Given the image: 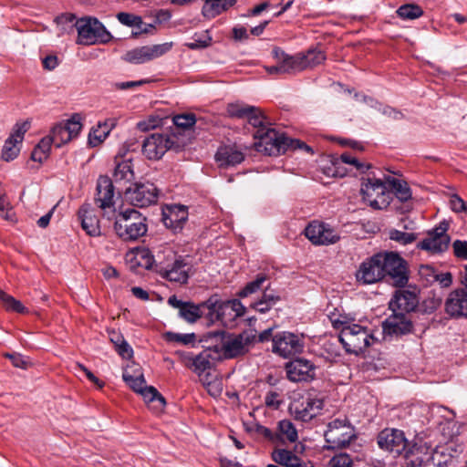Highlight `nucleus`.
<instances>
[{"label":"nucleus","instance_id":"1","mask_svg":"<svg viewBox=\"0 0 467 467\" xmlns=\"http://www.w3.org/2000/svg\"><path fill=\"white\" fill-rule=\"evenodd\" d=\"M254 138L255 140L254 149L258 152L269 156H278L295 150H303L308 153H313L312 148L305 142L287 137L274 128L257 130Z\"/></svg>","mask_w":467,"mask_h":467},{"label":"nucleus","instance_id":"2","mask_svg":"<svg viewBox=\"0 0 467 467\" xmlns=\"http://www.w3.org/2000/svg\"><path fill=\"white\" fill-rule=\"evenodd\" d=\"M185 145H187V140L175 132L154 133L144 140L142 153L149 160H159L168 150H180Z\"/></svg>","mask_w":467,"mask_h":467},{"label":"nucleus","instance_id":"3","mask_svg":"<svg viewBox=\"0 0 467 467\" xmlns=\"http://www.w3.org/2000/svg\"><path fill=\"white\" fill-rule=\"evenodd\" d=\"M114 230L125 241L137 240L148 231L146 217L134 209L126 210L116 217Z\"/></svg>","mask_w":467,"mask_h":467},{"label":"nucleus","instance_id":"4","mask_svg":"<svg viewBox=\"0 0 467 467\" xmlns=\"http://www.w3.org/2000/svg\"><path fill=\"white\" fill-rule=\"evenodd\" d=\"M339 340L348 353L358 355L374 340L368 329L358 324H345L339 334Z\"/></svg>","mask_w":467,"mask_h":467},{"label":"nucleus","instance_id":"5","mask_svg":"<svg viewBox=\"0 0 467 467\" xmlns=\"http://www.w3.org/2000/svg\"><path fill=\"white\" fill-rule=\"evenodd\" d=\"M165 263L158 268V273L169 280L178 284H186L189 278V266L181 256H177L170 247L163 248Z\"/></svg>","mask_w":467,"mask_h":467},{"label":"nucleus","instance_id":"6","mask_svg":"<svg viewBox=\"0 0 467 467\" xmlns=\"http://www.w3.org/2000/svg\"><path fill=\"white\" fill-rule=\"evenodd\" d=\"M78 31V43L81 45H93L98 42L107 43L111 39L110 33L96 18L85 17L76 21Z\"/></svg>","mask_w":467,"mask_h":467},{"label":"nucleus","instance_id":"7","mask_svg":"<svg viewBox=\"0 0 467 467\" xmlns=\"http://www.w3.org/2000/svg\"><path fill=\"white\" fill-rule=\"evenodd\" d=\"M168 304L178 310L179 317L188 323H195L203 315V310L214 309L217 304V296H212L207 300L194 304L191 301H182L176 296H171L168 299Z\"/></svg>","mask_w":467,"mask_h":467},{"label":"nucleus","instance_id":"8","mask_svg":"<svg viewBox=\"0 0 467 467\" xmlns=\"http://www.w3.org/2000/svg\"><path fill=\"white\" fill-rule=\"evenodd\" d=\"M383 278L389 276L395 286L403 287L409 281L406 261L394 252L381 253Z\"/></svg>","mask_w":467,"mask_h":467},{"label":"nucleus","instance_id":"9","mask_svg":"<svg viewBox=\"0 0 467 467\" xmlns=\"http://www.w3.org/2000/svg\"><path fill=\"white\" fill-rule=\"evenodd\" d=\"M324 436L328 448L340 449L348 446L356 433L351 423L345 418L330 421Z\"/></svg>","mask_w":467,"mask_h":467},{"label":"nucleus","instance_id":"10","mask_svg":"<svg viewBox=\"0 0 467 467\" xmlns=\"http://www.w3.org/2000/svg\"><path fill=\"white\" fill-rule=\"evenodd\" d=\"M360 192L363 201L375 210H382L389 204V192L387 191L386 181L368 178L361 184Z\"/></svg>","mask_w":467,"mask_h":467},{"label":"nucleus","instance_id":"11","mask_svg":"<svg viewBox=\"0 0 467 467\" xmlns=\"http://www.w3.org/2000/svg\"><path fill=\"white\" fill-rule=\"evenodd\" d=\"M245 313L244 306L238 299L221 301L217 296V304L214 309H209L208 316L211 319L219 320L225 327L234 328L236 320Z\"/></svg>","mask_w":467,"mask_h":467},{"label":"nucleus","instance_id":"12","mask_svg":"<svg viewBox=\"0 0 467 467\" xmlns=\"http://www.w3.org/2000/svg\"><path fill=\"white\" fill-rule=\"evenodd\" d=\"M272 343V351L285 358L302 353L305 348L304 336L288 331L275 334Z\"/></svg>","mask_w":467,"mask_h":467},{"label":"nucleus","instance_id":"13","mask_svg":"<svg viewBox=\"0 0 467 467\" xmlns=\"http://www.w3.org/2000/svg\"><path fill=\"white\" fill-rule=\"evenodd\" d=\"M171 47V42L138 47L127 51L123 56V59L130 64H144L162 57L168 53Z\"/></svg>","mask_w":467,"mask_h":467},{"label":"nucleus","instance_id":"14","mask_svg":"<svg viewBox=\"0 0 467 467\" xmlns=\"http://www.w3.org/2000/svg\"><path fill=\"white\" fill-rule=\"evenodd\" d=\"M159 191L150 182H137L125 190L126 199L134 206L148 207L157 202Z\"/></svg>","mask_w":467,"mask_h":467},{"label":"nucleus","instance_id":"15","mask_svg":"<svg viewBox=\"0 0 467 467\" xmlns=\"http://www.w3.org/2000/svg\"><path fill=\"white\" fill-rule=\"evenodd\" d=\"M81 129V117L78 114H74L66 121L55 125L51 130L50 135L47 137L51 139L52 143L56 147H61L75 139L79 134Z\"/></svg>","mask_w":467,"mask_h":467},{"label":"nucleus","instance_id":"16","mask_svg":"<svg viewBox=\"0 0 467 467\" xmlns=\"http://www.w3.org/2000/svg\"><path fill=\"white\" fill-rule=\"evenodd\" d=\"M324 401L316 396L308 395L306 398L295 400L289 406V410L296 420L309 421L322 410Z\"/></svg>","mask_w":467,"mask_h":467},{"label":"nucleus","instance_id":"17","mask_svg":"<svg viewBox=\"0 0 467 467\" xmlns=\"http://www.w3.org/2000/svg\"><path fill=\"white\" fill-rule=\"evenodd\" d=\"M304 234L314 245H330L340 239L338 233L333 227L319 221L309 223Z\"/></svg>","mask_w":467,"mask_h":467},{"label":"nucleus","instance_id":"18","mask_svg":"<svg viewBox=\"0 0 467 467\" xmlns=\"http://www.w3.org/2000/svg\"><path fill=\"white\" fill-rule=\"evenodd\" d=\"M449 223L441 222L434 229L428 233V237L423 239L418 247L433 254L442 253L449 247L451 238L447 234Z\"/></svg>","mask_w":467,"mask_h":467},{"label":"nucleus","instance_id":"19","mask_svg":"<svg viewBox=\"0 0 467 467\" xmlns=\"http://www.w3.org/2000/svg\"><path fill=\"white\" fill-rule=\"evenodd\" d=\"M256 340L254 330L244 331L243 333L227 338L223 344V353L227 358H235L246 353L249 346Z\"/></svg>","mask_w":467,"mask_h":467},{"label":"nucleus","instance_id":"20","mask_svg":"<svg viewBox=\"0 0 467 467\" xmlns=\"http://www.w3.org/2000/svg\"><path fill=\"white\" fill-rule=\"evenodd\" d=\"M357 280L363 284H374L383 279L381 253L365 260L356 274Z\"/></svg>","mask_w":467,"mask_h":467},{"label":"nucleus","instance_id":"21","mask_svg":"<svg viewBox=\"0 0 467 467\" xmlns=\"http://www.w3.org/2000/svg\"><path fill=\"white\" fill-rule=\"evenodd\" d=\"M379 446L396 455L405 451L408 441L402 431L396 429H385L378 436Z\"/></svg>","mask_w":467,"mask_h":467},{"label":"nucleus","instance_id":"22","mask_svg":"<svg viewBox=\"0 0 467 467\" xmlns=\"http://www.w3.org/2000/svg\"><path fill=\"white\" fill-rule=\"evenodd\" d=\"M285 371L291 381H307L315 378L316 367L307 359L296 358L286 364Z\"/></svg>","mask_w":467,"mask_h":467},{"label":"nucleus","instance_id":"23","mask_svg":"<svg viewBox=\"0 0 467 467\" xmlns=\"http://www.w3.org/2000/svg\"><path fill=\"white\" fill-rule=\"evenodd\" d=\"M445 312L452 317H467V288L451 291L445 300Z\"/></svg>","mask_w":467,"mask_h":467},{"label":"nucleus","instance_id":"24","mask_svg":"<svg viewBox=\"0 0 467 467\" xmlns=\"http://www.w3.org/2000/svg\"><path fill=\"white\" fill-rule=\"evenodd\" d=\"M419 299L415 292L410 290H397L389 301V309L393 313L401 312L408 314L415 310Z\"/></svg>","mask_w":467,"mask_h":467},{"label":"nucleus","instance_id":"25","mask_svg":"<svg viewBox=\"0 0 467 467\" xmlns=\"http://www.w3.org/2000/svg\"><path fill=\"white\" fill-rule=\"evenodd\" d=\"M29 122L25 121L17 124L14 132L5 140L3 148L2 157L5 161H10L16 159L20 151L18 144L22 142L25 133L29 129Z\"/></svg>","mask_w":467,"mask_h":467},{"label":"nucleus","instance_id":"26","mask_svg":"<svg viewBox=\"0 0 467 467\" xmlns=\"http://www.w3.org/2000/svg\"><path fill=\"white\" fill-rule=\"evenodd\" d=\"M95 202L105 213L114 207V186L107 176H100L98 179Z\"/></svg>","mask_w":467,"mask_h":467},{"label":"nucleus","instance_id":"27","mask_svg":"<svg viewBox=\"0 0 467 467\" xmlns=\"http://www.w3.org/2000/svg\"><path fill=\"white\" fill-rule=\"evenodd\" d=\"M412 329V323L407 314L393 313L383 322V331L387 335L401 336Z\"/></svg>","mask_w":467,"mask_h":467},{"label":"nucleus","instance_id":"28","mask_svg":"<svg viewBox=\"0 0 467 467\" xmlns=\"http://www.w3.org/2000/svg\"><path fill=\"white\" fill-rule=\"evenodd\" d=\"M188 219L187 207L181 204L167 206L162 213V222L167 228L176 232L182 229Z\"/></svg>","mask_w":467,"mask_h":467},{"label":"nucleus","instance_id":"29","mask_svg":"<svg viewBox=\"0 0 467 467\" xmlns=\"http://www.w3.org/2000/svg\"><path fill=\"white\" fill-rule=\"evenodd\" d=\"M432 459V450L426 443H415L407 451L405 460L408 467H420Z\"/></svg>","mask_w":467,"mask_h":467},{"label":"nucleus","instance_id":"30","mask_svg":"<svg viewBox=\"0 0 467 467\" xmlns=\"http://www.w3.org/2000/svg\"><path fill=\"white\" fill-rule=\"evenodd\" d=\"M78 217L81 221L83 230L90 236L101 234L99 220L95 209L89 203H84L78 211Z\"/></svg>","mask_w":467,"mask_h":467},{"label":"nucleus","instance_id":"31","mask_svg":"<svg viewBox=\"0 0 467 467\" xmlns=\"http://www.w3.org/2000/svg\"><path fill=\"white\" fill-rule=\"evenodd\" d=\"M272 55L277 62H282L285 74H295L305 70L300 53L289 56L280 47H276L273 49Z\"/></svg>","mask_w":467,"mask_h":467},{"label":"nucleus","instance_id":"32","mask_svg":"<svg viewBox=\"0 0 467 467\" xmlns=\"http://www.w3.org/2000/svg\"><path fill=\"white\" fill-rule=\"evenodd\" d=\"M134 260L138 266L145 269L154 268L158 272V268L161 267V264L165 263L163 249L158 250L155 254L148 249L140 250L135 254Z\"/></svg>","mask_w":467,"mask_h":467},{"label":"nucleus","instance_id":"33","mask_svg":"<svg viewBox=\"0 0 467 467\" xmlns=\"http://www.w3.org/2000/svg\"><path fill=\"white\" fill-rule=\"evenodd\" d=\"M215 160L220 166H234L244 160V154L235 146H223L218 149Z\"/></svg>","mask_w":467,"mask_h":467},{"label":"nucleus","instance_id":"34","mask_svg":"<svg viewBox=\"0 0 467 467\" xmlns=\"http://www.w3.org/2000/svg\"><path fill=\"white\" fill-rule=\"evenodd\" d=\"M115 164L113 179L116 182H130L134 179L130 159H122V157L116 156Z\"/></svg>","mask_w":467,"mask_h":467},{"label":"nucleus","instance_id":"35","mask_svg":"<svg viewBox=\"0 0 467 467\" xmlns=\"http://www.w3.org/2000/svg\"><path fill=\"white\" fill-rule=\"evenodd\" d=\"M202 15L207 18H213L222 12L233 6L237 0H203Z\"/></svg>","mask_w":467,"mask_h":467},{"label":"nucleus","instance_id":"36","mask_svg":"<svg viewBox=\"0 0 467 467\" xmlns=\"http://www.w3.org/2000/svg\"><path fill=\"white\" fill-rule=\"evenodd\" d=\"M277 441L296 442L298 439L297 430L289 420H282L277 423Z\"/></svg>","mask_w":467,"mask_h":467},{"label":"nucleus","instance_id":"37","mask_svg":"<svg viewBox=\"0 0 467 467\" xmlns=\"http://www.w3.org/2000/svg\"><path fill=\"white\" fill-rule=\"evenodd\" d=\"M114 120L105 121L104 123H99L97 128L92 129L88 135V142L92 147H96L103 142L108 135L109 134L111 129L114 127Z\"/></svg>","mask_w":467,"mask_h":467},{"label":"nucleus","instance_id":"38","mask_svg":"<svg viewBox=\"0 0 467 467\" xmlns=\"http://www.w3.org/2000/svg\"><path fill=\"white\" fill-rule=\"evenodd\" d=\"M386 184H388L390 187L395 196L400 201L407 202L411 198V192L406 182L393 177H387Z\"/></svg>","mask_w":467,"mask_h":467},{"label":"nucleus","instance_id":"39","mask_svg":"<svg viewBox=\"0 0 467 467\" xmlns=\"http://www.w3.org/2000/svg\"><path fill=\"white\" fill-rule=\"evenodd\" d=\"M273 460L283 466L295 467L299 465L300 458L285 449H275L272 452Z\"/></svg>","mask_w":467,"mask_h":467},{"label":"nucleus","instance_id":"40","mask_svg":"<svg viewBox=\"0 0 467 467\" xmlns=\"http://www.w3.org/2000/svg\"><path fill=\"white\" fill-rule=\"evenodd\" d=\"M303 58L304 68H313L322 64L327 57L325 53L318 48H309L306 53H300Z\"/></svg>","mask_w":467,"mask_h":467},{"label":"nucleus","instance_id":"41","mask_svg":"<svg viewBox=\"0 0 467 467\" xmlns=\"http://www.w3.org/2000/svg\"><path fill=\"white\" fill-rule=\"evenodd\" d=\"M172 121L176 127V131L174 132L184 137L188 143L189 138L182 134L180 130L183 131L190 130L196 122L195 115L192 113L179 114L173 117Z\"/></svg>","mask_w":467,"mask_h":467},{"label":"nucleus","instance_id":"42","mask_svg":"<svg viewBox=\"0 0 467 467\" xmlns=\"http://www.w3.org/2000/svg\"><path fill=\"white\" fill-rule=\"evenodd\" d=\"M213 358L209 350H203L192 358L193 371L198 375L209 370L213 366Z\"/></svg>","mask_w":467,"mask_h":467},{"label":"nucleus","instance_id":"43","mask_svg":"<svg viewBox=\"0 0 467 467\" xmlns=\"http://www.w3.org/2000/svg\"><path fill=\"white\" fill-rule=\"evenodd\" d=\"M285 401L283 390L280 389H270L266 391L264 402L265 405L270 410H278Z\"/></svg>","mask_w":467,"mask_h":467},{"label":"nucleus","instance_id":"44","mask_svg":"<svg viewBox=\"0 0 467 467\" xmlns=\"http://www.w3.org/2000/svg\"><path fill=\"white\" fill-rule=\"evenodd\" d=\"M116 16L119 22L122 25L136 28L137 31L135 34L145 31V29L142 28L143 21L140 16L134 15L132 13L119 12Z\"/></svg>","mask_w":467,"mask_h":467},{"label":"nucleus","instance_id":"45","mask_svg":"<svg viewBox=\"0 0 467 467\" xmlns=\"http://www.w3.org/2000/svg\"><path fill=\"white\" fill-rule=\"evenodd\" d=\"M0 302L7 311H13L20 314L28 313V309L23 304L12 296L0 289Z\"/></svg>","mask_w":467,"mask_h":467},{"label":"nucleus","instance_id":"46","mask_svg":"<svg viewBox=\"0 0 467 467\" xmlns=\"http://www.w3.org/2000/svg\"><path fill=\"white\" fill-rule=\"evenodd\" d=\"M51 144V139L47 136L43 138L32 151V160L38 162L47 160L50 152Z\"/></svg>","mask_w":467,"mask_h":467},{"label":"nucleus","instance_id":"47","mask_svg":"<svg viewBox=\"0 0 467 467\" xmlns=\"http://www.w3.org/2000/svg\"><path fill=\"white\" fill-rule=\"evenodd\" d=\"M397 15L404 20H413L420 17L423 15V10L418 5L406 4L398 8Z\"/></svg>","mask_w":467,"mask_h":467},{"label":"nucleus","instance_id":"48","mask_svg":"<svg viewBox=\"0 0 467 467\" xmlns=\"http://www.w3.org/2000/svg\"><path fill=\"white\" fill-rule=\"evenodd\" d=\"M254 110V106L241 103H231L226 108V112L228 116L237 119H245L249 113Z\"/></svg>","mask_w":467,"mask_h":467},{"label":"nucleus","instance_id":"49","mask_svg":"<svg viewBox=\"0 0 467 467\" xmlns=\"http://www.w3.org/2000/svg\"><path fill=\"white\" fill-rule=\"evenodd\" d=\"M123 380L135 391L140 393L142 389H144L146 386V381L141 373L138 375H131L126 369L123 372Z\"/></svg>","mask_w":467,"mask_h":467},{"label":"nucleus","instance_id":"50","mask_svg":"<svg viewBox=\"0 0 467 467\" xmlns=\"http://www.w3.org/2000/svg\"><path fill=\"white\" fill-rule=\"evenodd\" d=\"M265 281L266 276L265 275H257L254 281L247 283L245 286L239 291L238 296L240 297H246L252 294L258 292L262 288Z\"/></svg>","mask_w":467,"mask_h":467},{"label":"nucleus","instance_id":"51","mask_svg":"<svg viewBox=\"0 0 467 467\" xmlns=\"http://www.w3.org/2000/svg\"><path fill=\"white\" fill-rule=\"evenodd\" d=\"M341 161L350 166V170H356L360 173H364L366 171L371 168L369 163L361 162L356 157L349 153L341 154Z\"/></svg>","mask_w":467,"mask_h":467},{"label":"nucleus","instance_id":"52","mask_svg":"<svg viewBox=\"0 0 467 467\" xmlns=\"http://www.w3.org/2000/svg\"><path fill=\"white\" fill-rule=\"evenodd\" d=\"M245 119H247L249 124H251L254 128H257V130L268 128L265 125L266 118L264 112L261 110V109L257 107H255V110L249 113Z\"/></svg>","mask_w":467,"mask_h":467},{"label":"nucleus","instance_id":"53","mask_svg":"<svg viewBox=\"0 0 467 467\" xmlns=\"http://www.w3.org/2000/svg\"><path fill=\"white\" fill-rule=\"evenodd\" d=\"M389 237L391 240L396 241L401 244H411L417 238L416 234L413 233H405L399 230L390 231Z\"/></svg>","mask_w":467,"mask_h":467},{"label":"nucleus","instance_id":"54","mask_svg":"<svg viewBox=\"0 0 467 467\" xmlns=\"http://www.w3.org/2000/svg\"><path fill=\"white\" fill-rule=\"evenodd\" d=\"M204 387L208 393L214 398L219 397L223 392V381L219 378H213L211 381L204 379Z\"/></svg>","mask_w":467,"mask_h":467},{"label":"nucleus","instance_id":"55","mask_svg":"<svg viewBox=\"0 0 467 467\" xmlns=\"http://www.w3.org/2000/svg\"><path fill=\"white\" fill-rule=\"evenodd\" d=\"M5 357L9 358L12 362V365L16 368H23V369H26L28 368L29 367L32 366V363L30 361V359L27 358V357H25L21 354H18V353H14V354H9V353H6L5 354Z\"/></svg>","mask_w":467,"mask_h":467},{"label":"nucleus","instance_id":"56","mask_svg":"<svg viewBox=\"0 0 467 467\" xmlns=\"http://www.w3.org/2000/svg\"><path fill=\"white\" fill-rule=\"evenodd\" d=\"M345 164L341 161V156L331 161V165L327 167V174L332 177H344L348 170L342 166Z\"/></svg>","mask_w":467,"mask_h":467},{"label":"nucleus","instance_id":"57","mask_svg":"<svg viewBox=\"0 0 467 467\" xmlns=\"http://www.w3.org/2000/svg\"><path fill=\"white\" fill-rule=\"evenodd\" d=\"M353 461L347 453H338L328 462V467H352Z\"/></svg>","mask_w":467,"mask_h":467},{"label":"nucleus","instance_id":"58","mask_svg":"<svg viewBox=\"0 0 467 467\" xmlns=\"http://www.w3.org/2000/svg\"><path fill=\"white\" fill-rule=\"evenodd\" d=\"M194 334H178L173 332H167L165 334V338L168 341L181 343L183 345L192 343L194 340Z\"/></svg>","mask_w":467,"mask_h":467},{"label":"nucleus","instance_id":"59","mask_svg":"<svg viewBox=\"0 0 467 467\" xmlns=\"http://www.w3.org/2000/svg\"><path fill=\"white\" fill-rule=\"evenodd\" d=\"M280 296L275 291L266 286L259 300L275 306L280 301Z\"/></svg>","mask_w":467,"mask_h":467},{"label":"nucleus","instance_id":"60","mask_svg":"<svg viewBox=\"0 0 467 467\" xmlns=\"http://www.w3.org/2000/svg\"><path fill=\"white\" fill-rule=\"evenodd\" d=\"M454 254L461 259H467V241L456 240L452 244Z\"/></svg>","mask_w":467,"mask_h":467},{"label":"nucleus","instance_id":"61","mask_svg":"<svg viewBox=\"0 0 467 467\" xmlns=\"http://www.w3.org/2000/svg\"><path fill=\"white\" fill-rule=\"evenodd\" d=\"M165 405H166L165 400L161 396V394L159 392L157 394V397H155L153 399L152 402H150L148 407L153 412L160 413V412H161L164 410Z\"/></svg>","mask_w":467,"mask_h":467},{"label":"nucleus","instance_id":"62","mask_svg":"<svg viewBox=\"0 0 467 467\" xmlns=\"http://www.w3.org/2000/svg\"><path fill=\"white\" fill-rule=\"evenodd\" d=\"M464 201L456 193L450 196V207L452 212L461 213L464 205Z\"/></svg>","mask_w":467,"mask_h":467},{"label":"nucleus","instance_id":"63","mask_svg":"<svg viewBox=\"0 0 467 467\" xmlns=\"http://www.w3.org/2000/svg\"><path fill=\"white\" fill-rule=\"evenodd\" d=\"M115 349L123 358H130L133 356V350L125 339Z\"/></svg>","mask_w":467,"mask_h":467},{"label":"nucleus","instance_id":"64","mask_svg":"<svg viewBox=\"0 0 467 467\" xmlns=\"http://www.w3.org/2000/svg\"><path fill=\"white\" fill-rule=\"evenodd\" d=\"M158 393L159 391L154 387L151 386H147L144 389H142L140 392L147 405H149L150 402H152L153 399L157 397Z\"/></svg>","mask_w":467,"mask_h":467}]
</instances>
